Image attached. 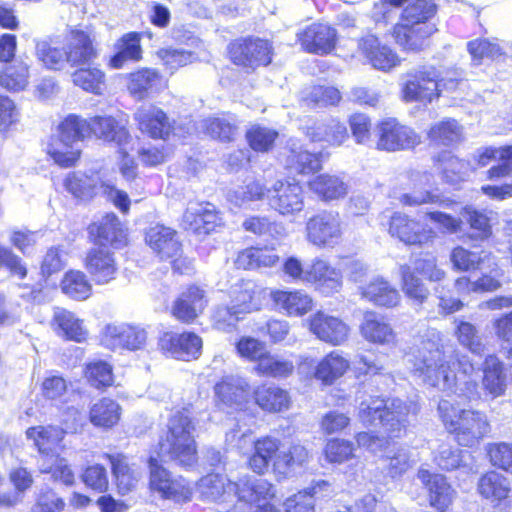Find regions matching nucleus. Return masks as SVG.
Wrapping results in <instances>:
<instances>
[{"instance_id": "obj_7", "label": "nucleus", "mask_w": 512, "mask_h": 512, "mask_svg": "<svg viewBox=\"0 0 512 512\" xmlns=\"http://www.w3.org/2000/svg\"><path fill=\"white\" fill-rule=\"evenodd\" d=\"M64 186L76 198L90 199L95 195L103 194L123 213L129 210L130 200L128 195L105 183L98 172H91L90 174L81 171L71 172L66 176Z\"/></svg>"}, {"instance_id": "obj_45", "label": "nucleus", "mask_w": 512, "mask_h": 512, "mask_svg": "<svg viewBox=\"0 0 512 512\" xmlns=\"http://www.w3.org/2000/svg\"><path fill=\"white\" fill-rule=\"evenodd\" d=\"M140 41V34L136 32L123 35L115 45L117 52L111 57L109 65L114 69H121L127 61H139L142 58Z\"/></svg>"}, {"instance_id": "obj_29", "label": "nucleus", "mask_w": 512, "mask_h": 512, "mask_svg": "<svg viewBox=\"0 0 512 512\" xmlns=\"http://www.w3.org/2000/svg\"><path fill=\"white\" fill-rule=\"evenodd\" d=\"M276 309L289 317H302L313 308L312 297L303 290H277L271 293Z\"/></svg>"}, {"instance_id": "obj_3", "label": "nucleus", "mask_w": 512, "mask_h": 512, "mask_svg": "<svg viewBox=\"0 0 512 512\" xmlns=\"http://www.w3.org/2000/svg\"><path fill=\"white\" fill-rule=\"evenodd\" d=\"M438 414L447 431L455 436L461 446L478 445L491 430L485 412L461 408L448 399L439 401Z\"/></svg>"}, {"instance_id": "obj_37", "label": "nucleus", "mask_w": 512, "mask_h": 512, "mask_svg": "<svg viewBox=\"0 0 512 512\" xmlns=\"http://www.w3.org/2000/svg\"><path fill=\"white\" fill-rule=\"evenodd\" d=\"M307 136L312 142H324L330 146H340L348 139V131L344 123L331 118L309 127Z\"/></svg>"}, {"instance_id": "obj_62", "label": "nucleus", "mask_w": 512, "mask_h": 512, "mask_svg": "<svg viewBox=\"0 0 512 512\" xmlns=\"http://www.w3.org/2000/svg\"><path fill=\"white\" fill-rule=\"evenodd\" d=\"M47 152L57 165L68 168L79 160L81 148L80 145L66 143L58 138L49 144Z\"/></svg>"}, {"instance_id": "obj_23", "label": "nucleus", "mask_w": 512, "mask_h": 512, "mask_svg": "<svg viewBox=\"0 0 512 512\" xmlns=\"http://www.w3.org/2000/svg\"><path fill=\"white\" fill-rule=\"evenodd\" d=\"M85 268L96 284H107L118 272L114 254L106 247L91 248L85 257Z\"/></svg>"}, {"instance_id": "obj_28", "label": "nucleus", "mask_w": 512, "mask_h": 512, "mask_svg": "<svg viewBox=\"0 0 512 512\" xmlns=\"http://www.w3.org/2000/svg\"><path fill=\"white\" fill-rule=\"evenodd\" d=\"M220 221L215 206L211 203H190L183 214V226L197 234H208Z\"/></svg>"}, {"instance_id": "obj_15", "label": "nucleus", "mask_w": 512, "mask_h": 512, "mask_svg": "<svg viewBox=\"0 0 512 512\" xmlns=\"http://www.w3.org/2000/svg\"><path fill=\"white\" fill-rule=\"evenodd\" d=\"M147 341V332L140 326L126 323L109 324L101 334V343L110 350H139Z\"/></svg>"}, {"instance_id": "obj_53", "label": "nucleus", "mask_w": 512, "mask_h": 512, "mask_svg": "<svg viewBox=\"0 0 512 512\" xmlns=\"http://www.w3.org/2000/svg\"><path fill=\"white\" fill-rule=\"evenodd\" d=\"M59 137L66 143L79 145L86 137H90L89 120L75 115H68L58 127Z\"/></svg>"}, {"instance_id": "obj_39", "label": "nucleus", "mask_w": 512, "mask_h": 512, "mask_svg": "<svg viewBox=\"0 0 512 512\" xmlns=\"http://www.w3.org/2000/svg\"><path fill=\"white\" fill-rule=\"evenodd\" d=\"M310 190L323 201H333L344 198L349 186L344 179L335 174L324 173L309 181Z\"/></svg>"}, {"instance_id": "obj_47", "label": "nucleus", "mask_w": 512, "mask_h": 512, "mask_svg": "<svg viewBox=\"0 0 512 512\" xmlns=\"http://www.w3.org/2000/svg\"><path fill=\"white\" fill-rule=\"evenodd\" d=\"M121 407L113 399L104 397L95 402L89 411L90 422L101 428H111L118 423Z\"/></svg>"}, {"instance_id": "obj_26", "label": "nucleus", "mask_w": 512, "mask_h": 512, "mask_svg": "<svg viewBox=\"0 0 512 512\" xmlns=\"http://www.w3.org/2000/svg\"><path fill=\"white\" fill-rule=\"evenodd\" d=\"M88 232L96 245L120 248L126 244V232L118 217L107 213L88 227Z\"/></svg>"}, {"instance_id": "obj_6", "label": "nucleus", "mask_w": 512, "mask_h": 512, "mask_svg": "<svg viewBox=\"0 0 512 512\" xmlns=\"http://www.w3.org/2000/svg\"><path fill=\"white\" fill-rule=\"evenodd\" d=\"M194 432L195 424L189 409L172 412L166 434L159 443L160 453L184 467L193 466L197 462Z\"/></svg>"}, {"instance_id": "obj_36", "label": "nucleus", "mask_w": 512, "mask_h": 512, "mask_svg": "<svg viewBox=\"0 0 512 512\" xmlns=\"http://www.w3.org/2000/svg\"><path fill=\"white\" fill-rule=\"evenodd\" d=\"M433 32L434 27L432 25L400 23L394 26L393 37L403 49L414 51L422 49Z\"/></svg>"}, {"instance_id": "obj_48", "label": "nucleus", "mask_w": 512, "mask_h": 512, "mask_svg": "<svg viewBox=\"0 0 512 512\" xmlns=\"http://www.w3.org/2000/svg\"><path fill=\"white\" fill-rule=\"evenodd\" d=\"M450 260L453 267L461 271L481 269L485 262L488 263V267L496 265L495 257L490 252H472L462 246H457L452 250Z\"/></svg>"}, {"instance_id": "obj_22", "label": "nucleus", "mask_w": 512, "mask_h": 512, "mask_svg": "<svg viewBox=\"0 0 512 512\" xmlns=\"http://www.w3.org/2000/svg\"><path fill=\"white\" fill-rule=\"evenodd\" d=\"M139 130L153 139L165 140L172 131V122L157 106L142 105L134 114Z\"/></svg>"}, {"instance_id": "obj_49", "label": "nucleus", "mask_w": 512, "mask_h": 512, "mask_svg": "<svg viewBox=\"0 0 512 512\" xmlns=\"http://www.w3.org/2000/svg\"><path fill=\"white\" fill-rule=\"evenodd\" d=\"M35 55L46 68L51 70H62L68 64L65 45L60 46L53 40L37 41Z\"/></svg>"}, {"instance_id": "obj_5", "label": "nucleus", "mask_w": 512, "mask_h": 512, "mask_svg": "<svg viewBox=\"0 0 512 512\" xmlns=\"http://www.w3.org/2000/svg\"><path fill=\"white\" fill-rule=\"evenodd\" d=\"M418 411L419 406L414 401L370 397L360 403L358 417L364 425L379 422L389 438H399L406 430L408 416Z\"/></svg>"}, {"instance_id": "obj_4", "label": "nucleus", "mask_w": 512, "mask_h": 512, "mask_svg": "<svg viewBox=\"0 0 512 512\" xmlns=\"http://www.w3.org/2000/svg\"><path fill=\"white\" fill-rule=\"evenodd\" d=\"M26 435L33 440L40 453V472L50 474L54 481L66 486L73 485L74 473L67 460L59 455L65 429L56 426H37L29 428Z\"/></svg>"}, {"instance_id": "obj_8", "label": "nucleus", "mask_w": 512, "mask_h": 512, "mask_svg": "<svg viewBox=\"0 0 512 512\" xmlns=\"http://www.w3.org/2000/svg\"><path fill=\"white\" fill-rule=\"evenodd\" d=\"M343 236V222L335 211H322L306 223V239L318 248H333Z\"/></svg>"}, {"instance_id": "obj_12", "label": "nucleus", "mask_w": 512, "mask_h": 512, "mask_svg": "<svg viewBox=\"0 0 512 512\" xmlns=\"http://www.w3.org/2000/svg\"><path fill=\"white\" fill-rule=\"evenodd\" d=\"M150 488L161 497L174 502H186L191 499L192 489L182 477H173L169 471L158 464L156 458L149 459Z\"/></svg>"}, {"instance_id": "obj_56", "label": "nucleus", "mask_w": 512, "mask_h": 512, "mask_svg": "<svg viewBox=\"0 0 512 512\" xmlns=\"http://www.w3.org/2000/svg\"><path fill=\"white\" fill-rule=\"evenodd\" d=\"M437 161L440 163L444 180L450 184L465 180L471 170L468 161L460 159L450 152L440 154Z\"/></svg>"}, {"instance_id": "obj_25", "label": "nucleus", "mask_w": 512, "mask_h": 512, "mask_svg": "<svg viewBox=\"0 0 512 512\" xmlns=\"http://www.w3.org/2000/svg\"><path fill=\"white\" fill-rule=\"evenodd\" d=\"M358 51L377 70L387 72L400 64L398 55L371 34L358 41Z\"/></svg>"}, {"instance_id": "obj_16", "label": "nucleus", "mask_w": 512, "mask_h": 512, "mask_svg": "<svg viewBox=\"0 0 512 512\" xmlns=\"http://www.w3.org/2000/svg\"><path fill=\"white\" fill-rule=\"evenodd\" d=\"M389 234L408 245H424L433 242L436 231L401 212L390 217Z\"/></svg>"}, {"instance_id": "obj_27", "label": "nucleus", "mask_w": 512, "mask_h": 512, "mask_svg": "<svg viewBox=\"0 0 512 512\" xmlns=\"http://www.w3.org/2000/svg\"><path fill=\"white\" fill-rule=\"evenodd\" d=\"M361 336L369 343L393 345L397 334L388 320L375 311H367L359 326Z\"/></svg>"}, {"instance_id": "obj_24", "label": "nucleus", "mask_w": 512, "mask_h": 512, "mask_svg": "<svg viewBox=\"0 0 512 512\" xmlns=\"http://www.w3.org/2000/svg\"><path fill=\"white\" fill-rule=\"evenodd\" d=\"M67 63L71 67L89 66L98 56L91 36L81 30H72L65 38Z\"/></svg>"}, {"instance_id": "obj_54", "label": "nucleus", "mask_w": 512, "mask_h": 512, "mask_svg": "<svg viewBox=\"0 0 512 512\" xmlns=\"http://www.w3.org/2000/svg\"><path fill=\"white\" fill-rule=\"evenodd\" d=\"M202 127L209 136L221 142L234 141L238 135V124L232 116L207 118Z\"/></svg>"}, {"instance_id": "obj_38", "label": "nucleus", "mask_w": 512, "mask_h": 512, "mask_svg": "<svg viewBox=\"0 0 512 512\" xmlns=\"http://www.w3.org/2000/svg\"><path fill=\"white\" fill-rule=\"evenodd\" d=\"M53 327L58 336L79 343L85 341L88 335L83 321L77 318L74 313L63 308L55 309Z\"/></svg>"}, {"instance_id": "obj_52", "label": "nucleus", "mask_w": 512, "mask_h": 512, "mask_svg": "<svg viewBox=\"0 0 512 512\" xmlns=\"http://www.w3.org/2000/svg\"><path fill=\"white\" fill-rule=\"evenodd\" d=\"M279 262V256L274 248L250 247L242 251L237 263L244 269H255L261 267H272Z\"/></svg>"}, {"instance_id": "obj_41", "label": "nucleus", "mask_w": 512, "mask_h": 512, "mask_svg": "<svg viewBox=\"0 0 512 512\" xmlns=\"http://www.w3.org/2000/svg\"><path fill=\"white\" fill-rule=\"evenodd\" d=\"M477 491L491 503H499L508 498L511 492L510 481L496 471H489L479 478Z\"/></svg>"}, {"instance_id": "obj_32", "label": "nucleus", "mask_w": 512, "mask_h": 512, "mask_svg": "<svg viewBox=\"0 0 512 512\" xmlns=\"http://www.w3.org/2000/svg\"><path fill=\"white\" fill-rule=\"evenodd\" d=\"M359 293L365 299L376 306L392 308L399 304L400 294L383 277L372 278L367 284L359 286Z\"/></svg>"}, {"instance_id": "obj_42", "label": "nucleus", "mask_w": 512, "mask_h": 512, "mask_svg": "<svg viewBox=\"0 0 512 512\" xmlns=\"http://www.w3.org/2000/svg\"><path fill=\"white\" fill-rule=\"evenodd\" d=\"M350 367V362L340 351L327 354L316 366L314 376L325 385L333 384Z\"/></svg>"}, {"instance_id": "obj_35", "label": "nucleus", "mask_w": 512, "mask_h": 512, "mask_svg": "<svg viewBox=\"0 0 512 512\" xmlns=\"http://www.w3.org/2000/svg\"><path fill=\"white\" fill-rule=\"evenodd\" d=\"M254 451L249 457V467L257 474L268 471L270 464L274 466L275 459L280 452V441L276 438L265 436L253 441Z\"/></svg>"}, {"instance_id": "obj_19", "label": "nucleus", "mask_w": 512, "mask_h": 512, "mask_svg": "<svg viewBox=\"0 0 512 512\" xmlns=\"http://www.w3.org/2000/svg\"><path fill=\"white\" fill-rule=\"evenodd\" d=\"M216 404L222 409L242 410L249 401L248 382L239 376H227L214 387Z\"/></svg>"}, {"instance_id": "obj_1", "label": "nucleus", "mask_w": 512, "mask_h": 512, "mask_svg": "<svg viewBox=\"0 0 512 512\" xmlns=\"http://www.w3.org/2000/svg\"><path fill=\"white\" fill-rule=\"evenodd\" d=\"M411 357L414 373L425 384L469 401L480 399L478 383L471 379L473 364L467 356H459L453 347L445 346L435 329L425 332L420 343L412 348Z\"/></svg>"}, {"instance_id": "obj_10", "label": "nucleus", "mask_w": 512, "mask_h": 512, "mask_svg": "<svg viewBox=\"0 0 512 512\" xmlns=\"http://www.w3.org/2000/svg\"><path fill=\"white\" fill-rule=\"evenodd\" d=\"M304 190L295 180H277L267 190L270 207L284 217L296 216L303 211Z\"/></svg>"}, {"instance_id": "obj_9", "label": "nucleus", "mask_w": 512, "mask_h": 512, "mask_svg": "<svg viewBox=\"0 0 512 512\" xmlns=\"http://www.w3.org/2000/svg\"><path fill=\"white\" fill-rule=\"evenodd\" d=\"M438 72L433 66L409 71L402 83L403 99L407 102L430 103L439 96Z\"/></svg>"}, {"instance_id": "obj_63", "label": "nucleus", "mask_w": 512, "mask_h": 512, "mask_svg": "<svg viewBox=\"0 0 512 512\" xmlns=\"http://www.w3.org/2000/svg\"><path fill=\"white\" fill-rule=\"evenodd\" d=\"M286 165L299 174H310L321 168V160L318 154L310 153L302 148H292L287 157Z\"/></svg>"}, {"instance_id": "obj_40", "label": "nucleus", "mask_w": 512, "mask_h": 512, "mask_svg": "<svg viewBox=\"0 0 512 512\" xmlns=\"http://www.w3.org/2000/svg\"><path fill=\"white\" fill-rule=\"evenodd\" d=\"M116 480L118 492L125 495L131 492L141 478V472L129 465L128 459L123 454H106Z\"/></svg>"}, {"instance_id": "obj_33", "label": "nucleus", "mask_w": 512, "mask_h": 512, "mask_svg": "<svg viewBox=\"0 0 512 512\" xmlns=\"http://www.w3.org/2000/svg\"><path fill=\"white\" fill-rule=\"evenodd\" d=\"M146 242L161 259L174 258L181 250L176 231L163 225L150 227Z\"/></svg>"}, {"instance_id": "obj_61", "label": "nucleus", "mask_w": 512, "mask_h": 512, "mask_svg": "<svg viewBox=\"0 0 512 512\" xmlns=\"http://www.w3.org/2000/svg\"><path fill=\"white\" fill-rule=\"evenodd\" d=\"M29 67L22 61L7 66L0 72V86L10 91L23 90L28 85Z\"/></svg>"}, {"instance_id": "obj_57", "label": "nucleus", "mask_w": 512, "mask_h": 512, "mask_svg": "<svg viewBox=\"0 0 512 512\" xmlns=\"http://www.w3.org/2000/svg\"><path fill=\"white\" fill-rule=\"evenodd\" d=\"M74 85L86 92L100 95L105 86V74L97 67H84L74 71L71 75Z\"/></svg>"}, {"instance_id": "obj_14", "label": "nucleus", "mask_w": 512, "mask_h": 512, "mask_svg": "<svg viewBox=\"0 0 512 512\" xmlns=\"http://www.w3.org/2000/svg\"><path fill=\"white\" fill-rule=\"evenodd\" d=\"M408 180L412 190L399 197L401 204L406 206L435 204L442 208H448L453 204L452 200L427 189L434 183L432 173L428 171H411L408 174Z\"/></svg>"}, {"instance_id": "obj_18", "label": "nucleus", "mask_w": 512, "mask_h": 512, "mask_svg": "<svg viewBox=\"0 0 512 512\" xmlns=\"http://www.w3.org/2000/svg\"><path fill=\"white\" fill-rule=\"evenodd\" d=\"M159 347L175 359L189 361L201 355L202 339L193 332H166L159 339Z\"/></svg>"}, {"instance_id": "obj_30", "label": "nucleus", "mask_w": 512, "mask_h": 512, "mask_svg": "<svg viewBox=\"0 0 512 512\" xmlns=\"http://www.w3.org/2000/svg\"><path fill=\"white\" fill-rule=\"evenodd\" d=\"M298 37L307 52L327 54L335 46L336 31L327 24L315 23L299 33Z\"/></svg>"}, {"instance_id": "obj_51", "label": "nucleus", "mask_w": 512, "mask_h": 512, "mask_svg": "<svg viewBox=\"0 0 512 512\" xmlns=\"http://www.w3.org/2000/svg\"><path fill=\"white\" fill-rule=\"evenodd\" d=\"M463 128L455 119H445L431 126L429 140L435 145L451 146L462 140Z\"/></svg>"}, {"instance_id": "obj_46", "label": "nucleus", "mask_w": 512, "mask_h": 512, "mask_svg": "<svg viewBox=\"0 0 512 512\" xmlns=\"http://www.w3.org/2000/svg\"><path fill=\"white\" fill-rule=\"evenodd\" d=\"M254 397L259 407L268 412H281L290 406L288 392L274 385L259 386L254 391Z\"/></svg>"}, {"instance_id": "obj_60", "label": "nucleus", "mask_w": 512, "mask_h": 512, "mask_svg": "<svg viewBox=\"0 0 512 512\" xmlns=\"http://www.w3.org/2000/svg\"><path fill=\"white\" fill-rule=\"evenodd\" d=\"M61 289L70 298L85 300L91 295L92 286L83 272L71 270L62 279Z\"/></svg>"}, {"instance_id": "obj_43", "label": "nucleus", "mask_w": 512, "mask_h": 512, "mask_svg": "<svg viewBox=\"0 0 512 512\" xmlns=\"http://www.w3.org/2000/svg\"><path fill=\"white\" fill-rule=\"evenodd\" d=\"M482 385L491 398L502 396L506 390V375L502 362L494 355L486 357Z\"/></svg>"}, {"instance_id": "obj_64", "label": "nucleus", "mask_w": 512, "mask_h": 512, "mask_svg": "<svg viewBox=\"0 0 512 512\" xmlns=\"http://www.w3.org/2000/svg\"><path fill=\"white\" fill-rule=\"evenodd\" d=\"M461 215L469 223L470 228L474 230L469 235L470 239L483 241L491 236L490 219L484 212L478 211L472 206H465L461 211Z\"/></svg>"}, {"instance_id": "obj_59", "label": "nucleus", "mask_w": 512, "mask_h": 512, "mask_svg": "<svg viewBox=\"0 0 512 512\" xmlns=\"http://www.w3.org/2000/svg\"><path fill=\"white\" fill-rule=\"evenodd\" d=\"M493 160H498L497 165H493L487 171V177L489 180H499L508 178V176L493 175L492 170L502 168L503 166L509 165L512 162V145H507L499 148H485L480 151L477 156V161L480 166H487Z\"/></svg>"}, {"instance_id": "obj_2", "label": "nucleus", "mask_w": 512, "mask_h": 512, "mask_svg": "<svg viewBox=\"0 0 512 512\" xmlns=\"http://www.w3.org/2000/svg\"><path fill=\"white\" fill-rule=\"evenodd\" d=\"M197 489L207 501H236V509L246 506L247 502H260L272 499L275 489L265 479L242 478L238 483L229 481L220 474H208L200 479Z\"/></svg>"}, {"instance_id": "obj_31", "label": "nucleus", "mask_w": 512, "mask_h": 512, "mask_svg": "<svg viewBox=\"0 0 512 512\" xmlns=\"http://www.w3.org/2000/svg\"><path fill=\"white\" fill-rule=\"evenodd\" d=\"M89 125L90 135L106 142H114L122 146L131 138L126 123L113 116H94L89 119Z\"/></svg>"}, {"instance_id": "obj_44", "label": "nucleus", "mask_w": 512, "mask_h": 512, "mask_svg": "<svg viewBox=\"0 0 512 512\" xmlns=\"http://www.w3.org/2000/svg\"><path fill=\"white\" fill-rule=\"evenodd\" d=\"M162 86V77L154 69H141L129 75L128 90L141 100L157 92Z\"/></svg>"}, {"instance_id": "obj_34", "label": "nucleus", "mask_w": 512, "mask_h": 512, "mask_svg": "<svg viewBox=\"0 0 512 512\" xmlns=\"http://www.w3.org/2000/svg\"><path fill=\"white\" fill-rule=\"evenodd\" d=\"M206 303L204 290L191 286L175 301L172 314L176 319L189 323L202 313Z\"/></svg>"}, {"instance_id": "obj_58", "label": "nucleus", "mask_w": 512, "mask_h": 512, "mask_svg": "<svg viewBox=\"0 0 512 512\" xmlns=\"http://www.w3.org/2000/svg\"><path fill=\"white\" fill-rule=\"evenodd\" d=\"M255 370L262 376L286 378L293 373L294 363L289 359L267 352L257 364Z\"/></svg>"}, {"instance_id": "obj_20", "label": "nucleus", "mask_w": 512, "mask_h": 512, "mask_svg": "<svg viewBox=\"0 0 512 512\" xmlns=\"http://www.w3.org/2000/svg\"><path fill=\"white\" fill-rule=\"evenodd\" d=\"M306 284L314 286L315 290L324 295H332L342 288V273L327 260L315 257L308 265Z\"/></svg>"}, {"instance_id": "obj_50", "label": "nucleus", "mask_w": 512, "mask_h": 512, "mask_svg": "<svg viewBox=\"0 0 512 512\" xmlns=\"http://www.w3.org/2000/svg\"><path fill=\"white\" fill-rule=\"evenodd\" d=\"M232 306L240 314L257 311L262 305V290L253 282H243L234 291Z\"/></svg>"}, {"instance_id": "obj_11", "label": "nucleus", "mask_w": 512, "mask_h": 512, "mask_svg": "<svg viewBox=\"0 0 512 512\" xmlns=\"http://www.w3.org/2000/svg\"><path fill=\"white\" fill-rule=\"evenodd\" d=\"M229 54L235 65L255 70L271 62L272 46L259 38L239 39L230 44Z\"/></svg>"}, {"instance_id": "obj_21", "label": "nucleus", "mask_w": 512, "mask_h": 512, "mask_svg": "<svg viewBox=\"0 0 512 512\" xmlns=\"http://www.w3.org/2000/svg\"><path fill=\"white\" fill-rule=\"evenodd\" d=\"M417 478L427 489L430 506L438 512H445L456 495L446 477L441 474H433L427 469H419Z\"/></svg>"}, {"instance_id": "obj_17", "label": "nucleus", "mask_w": 512, "mask_h": 512, "mask_svg": "<svg viewBox=\"0 0 512 512\" xmlns=\"http://www.w3.org/2000/svg\"><path fill=\"white\" fill-rule=\"evenodd\" d=\"M310 332L322 342L332 346L344 344L350 335V327L341 318L324 311H317L308 318Z\"/></svg>"}, {"instance_id": "obj_13", "label": "nucleus", "mask_w": 512, "mask_h": 512, "mask_svg": "<svg viewBox=\"0 0 512 512\" xmlns=\"http://www.w3.org/2000/svg\"><path fill=\"white\" fill-rule=\"evenodd\" d=\"M377 136L376 148L388 152L411 149L420 143V136L395 118L380 122L377 125Z\"/></svg>"}, {"instance_id": "obj_55", "label": "nucleus", "mask_w": 512, "mask_h": 512, "mask_svg": "<svg viewBox=\"0 0 512 512\" xmlns=\"http://www.w3.org/2000/svg\"><path fill=\"white\" fill-rule=\"evenodd\" d=\"M309 452L301 444H293L288 450H281L274 462L275 472L286 475L308 462Z\"/></svg>"}]
</instances>
